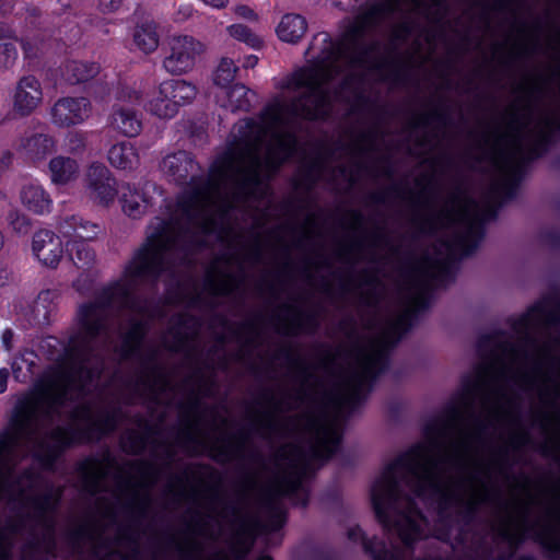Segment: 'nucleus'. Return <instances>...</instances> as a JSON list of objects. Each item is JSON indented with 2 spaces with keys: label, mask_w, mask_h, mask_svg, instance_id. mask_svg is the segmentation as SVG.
I'll use <instances>...</instances> for the list:
<instances>
[{
  "label": "nucleus",
  "mask_w": 560,
  "mask_h": 560,
  "mask_svg": "<svg viewBox=\"0 0 560 560\" xmlns=\"http://www.w3.org/2000/svg\"><path fill=\"white\" fill-rule=\"evenodd\" d=\"M525 386V359L509 342H495L464 385L460 402L429 427L427 441L388 465L375 480L371 498L377 520L398 535L405 547L427 537L428 523L413 498L444 499L467 513L487 504L492 529L513 553L525 530V500L514 492L502 498L498 479L525 444L520 395Z\"/></svg>",
  "instance_id": "obj_1"
},
{
  "label": "nucleus",
  "mask_w": 560,
  "mask_h": 560,
  "mask_svg": "<svg viewBox=\"0 0 560 560\" xmlns=\"http://www.w3.org/2000/svg\"><path fill=\"white\" fill-rule=\"evenodd\" d=\"M92 381L68 370H47L33 389L22 396L0 435V501L23 500L33 475L18 477L20 457L32 452L43 465H51L61 450L116 429L114 415H94L83 404L74 407ZM10 548L0 537V560H9Z\"/></svg>",
  "instance_id": "obj_2"
},
{
  "label": "nucleus",
  "mask_w": 560,
  "mask_h": 560,
  "mask_svg": "<svg viewBox=\"0 0 560 560\" xmlns=\"http://www.w3.org/2000/svg\"><path fill=\"white\" fill-rule=\"evenodd\" d=\"M482 217L477 202L459 189L454 190L432 213L433 228H454L456 232L447 243V256L424 258L412 269L402 292L404 312L386 323L376 337L355 350L341 383V407L357 405L371 389L372 382L386 366L389 348L407 330L410 317L428 305L433 288L451 280L452 258L469 255L478 246L483 234Z\"/></svg>",
  "instance_id": "obj_3"
},
{
  "label": "nucleus",
  "mask_w": 560,
  "mask_h": 560,
  "mask_svg": "<svg viewBox=\"0 0 560 560\" xmlns=\"http://www.w3.org/2000/svg\"><path fill=\"white\" fill-rule=\"evenodd\" d=\"M291 425L308 440L312 455L316 459H327L338 447L340 441L338 412H306L293 420Z\"/></svg>",
  "instance_id": "obj_4"
},
{
  "label": "nucleus",
  "mask_w": 560,
  "mask_h": 560,
  "mask_svg": "<svg viewBox=\"0 0 560 560\" xmlns=\"http://www.w3.org/2000/svg\"><path fill=\"white\" fill-rule=\"evenodd\" d=\"M197 86L184 79H167L155 86L142 103L143 108L160 119L175 117L180 107L190 104L197 96Z\"/></svg>",
  "instance_id": "obj_5"
},
{
  "label": "nucleus",
  "mask_w": 560,
  "mask_h": 560,
  "mask_svg": "<svg viewBox=\"0 0 560 560\" xmlns=\"http://www.w3.org/2000/svg\"><path fill=\"white\" fill-rule=\"evenodd\" d=\"M277 471L269 482L273 495H290L300 491L303 479L308 474L305 455L298 446L283 447L276 460Z\"/></svg>",
  "instance_id": "obj_6"
},
{
  "label": "nucleus",
  "mask_w": 560,
  "mask_h": 560,
  "mask_svg": "<svg viewBox=\"0 0 560 560\" xmlns=\"http://www.w3.org/2000/svg\"><path fill=\"white\" fill-rule=\"evenodd\" d=\"M206 44L190 35H174L167 40L163 68L171 74H184L194 69L205 54Z\"/></svg>",
  "instance_id": "obj_7"
},
{
  "label": "nucleus",
  "mask_w": 560,
  "mask_h": 560,
  "mask_svg": "<svg viewBox=\"0 0 560 560\" xmlns=\"http://www.w3.org/2000/svg\"><path fill=\"white\" fill-rule=\"evenodd\" d=\"M115 97L117 103L113 106L109 126L126 137L138 136L142 124L132 106L143 103L141 93L133 86L120 85Z\"/></svg>",
  "instance_id": "obj_8"
},
{
  "label": "nucleus",
  "mask_w": 560,
  "mask_h": 560,
  "mask_svg": "<svg viewBox=\"0 0 560 560\" xmlns=\"http://www.w3.org/2000/svg\"><path fill=\"white\" fill-rule=\"evenodd\" d=\"M490 160L509 184L520 176L522 152L518 141L511 135L495 136L490 148Z\"/></svg>",
  "instance_id": "obj_9"
},
{
  "label": "nucleus",
  "mask_w": 560,
  "mask_h": 560,
  "mask_svg": "<svg viewBox=\"0 0 560 560\" xmlns=\"http://www.w3.org/2000/svg\"><path fill=\"white\" fill-rule=\"evenodd\" d=\"M85 186L89 198L105 207L115 201L118 192L115 178L102 163H93L89 166L85 174Z\"/></svg>",
  "instance_id": "obj_10"
},
{
  "label": "nucleus",
  "mask_w": 560,
  "mask_h": 560,
  "mask_svg": "<svg viewBox=\"0 0 560 560\" xmlns=\"http://www.w3.org/2000/svg\"><path fill=\"white\" fill-rule=\"evenodd\" d=\"M92 109V104L86 97H61L50 109L51 122L60 128L81 125L90 118Z\"/></svg>",
  "instance_id": "obj_11"
},
{
  "label": "nucleus",
  "mask_w": 560,
  "mask_h": 560,
  "mask_svg": "<svg viewBox=\"0 0 560 560\" xmlns=\"http://www.w3.org/2000/svg\"><path fill=\"white\" fill-rule=\"evenodd\" d=\"M44 101V91L40 81L32 74L21 77L12 93L13 112L26 117L34 113Z\"/></svg>",
  "instance_id": "obj_12"
},
{
  "label": "nucleus",
  "mask_w": 560,
  "mask_h": 560,
  "mask_svg": "<svg viewBox=\"0 0 560 560\" xmlns=\"http://www.w3.org/2000/svg\"><path fill=\"white\" fill-rule=\"evenodd\" d=\"M439 501V526L434 528L433 535L445 541H451V545L459 544L463 541L460 533V522L470 518L476 511L467 513L463 509L456 506L453 502H445L444 499H434Z\"/></svg>",
  "instance_id": "obj_13"
},
{
  "label": "nucleus",
  "mask_w": 560,
  "mask_h": 560,
  "mask_svg": "<svg viewBox=\"0 0 560 560\" xmlns=\"http://www.w3.org/2000/svg\"><path fill=\"white\" fill-rule=\"evenodd\" d=\"M61 235L50 230H39L33 235L32 252L45 267L56 268L63 255Z\"/></svg>",
  "instance_id": "obj_14"
},
{
  "label": "nucleus",
  "mask_w": 560,
  "mask_h": 560,
  "mask_svg": "<svg viewBox=\"0 0 560 560\" xmlns=\"http://www.w3.org/2000/svg\"><path fill=\"white\" fill-rule=\"evenodd\" d=\"M153 191H155V187L150 184H145L141 188L129 184L125 185L120 197L122 211L131 218L140 217L152 205L151 192Z\"/></svg>",
  "instance_id": "obj_15"
},
{
  "label": "nucleus",
  "mask_w": 560,
  "mask_h": 560,
  "mask_svg": "<svg viewBox=\"0 0 560 560\" xmlns=\"http://www.w3.org/2000/svg\"><path fill=\"white\" fill-rule=\"evenodd\" d=\"M101 231L102 229L97 223L88 221L79 215L67 217L58 224V232L62 238L78 240L85 243L95 240Z\"/></svg>",
  "instance_id": "obj_16"
},
{
  "label": "nucleus",
  "mask_w": 560,
  "mask_h": 560,
  "mask_svg": "<svg viewBox=\"0 0 560 560\" xmlns=\"http://www.w3.org/2000/svg\"><path fill=\"white\" fill-rule=\"evenodd\" d=\"M527 94H529L527 92ZM529 95H527V100ZM529 127V106L527 105V128ZM560 129V122L558 117L555 115L545 117L538 125L537 135H528L527 133V161L539 155L542 150L545 143L550 139L551 133L555 130Z\"/></svg>",
  "instance_id": "obj_17"
},
{
  "label": "nucleus",
  "mask_w": 560,
  "mask_h": 560,
  "mask_svg": "<svg viewBox=\"0 0 560 560\" xmlns=\"http://www.w3.org/2000/svg\"><path fill=\"white\" fill-rule=\"evenodd\" d=\"M23 206L35 214L49 213L52 200L46 189L38 183L30 182L23 185L20 192Z\"/></svg>",
  "instance_id": "obj_18"
},
{
  "label": "nucleus",
  "mask_w": 560,
  "mask_h": 560,
  "mask_svg": "<svg viewBox=\"0 0 560 560\" xmlns=\"http://www.w3.org/2000/svg\"><path fill=\"white\" fill-rule=\"evenodd\" d=\"M84 489L92 493L107 490L109 467L97 460H86L80 467Z\"/></svg>",
  "instance_id": "obj_19"
},
{
  "label": "nucleus",
  "mask_w": 560,
  "mask_h": 560,
  "mask_svg": "<svg viewBox=\"0 0 560 560\" xmlns=\"http://www.w3.org/2000/svg\"><path fill=\"white\" fill-rule=\"evenodd\" d=\"M78 175L79 164L74 159L57 155L48 163V176L54 185H67L73 182Z\"/></svg>",
  "instance_id": "obj_20"
},
{
  "label": "nucleus",
  "mask_w": 560,
  "mask_h": 560,
  "mask_svg": "<svg viewBox=\"0 0 560 560\" xmlns=\"http://www.w3.org/2000/svg\"><path fill=\"white\" fill-rule=\"evenodd\" d=\"M132 43L145 55L154 52L160 45L156 23L150 20L138 23L132 31Z\"/></svg>",
  "instance_id": "obj_21"
},
{
  "label": "nucleus",
  "mask_w": 560,
  "mask_h": 560,
  "mask_svg": "<svg viewBox=\"0 0 560 560\" xmlns=\"http://www.w3.org/2000/svg\"><path fill=\"white\" fill-rule=\"evenodd\" d=\"M307 30L306 20L296 13L284 14L276 27L280 40L295 44L300 42Z\"/></svg>",
  "instance_id": "obj_22"
},
{
  "label": "nucleus",
  "mask_w": 560,
  "mask_h": 560,
  "mask_svg": "<svg viewBox=\"0 0 560 560\" xmlns=\"http://www.w3.org/2000/svg\"><path fill=\"white\" fill-rule=\"evenodd\" d=\"M108 162L115 168L131 171L139 166L140 156L135 144L130 142H120L114 144L108 150Z\"/></svg>",
  "instance_id": "obj_23"
},
{
  "label": "nucleus",
  "mask_w": 560,
  "mask_h": 560,
  "mask_svg": "<svg viewBox=\"0 0 560 560\" xmlns=\"http://www.w3.org/2000/svg\"><path fill=\"white\" fill-rule=\"evenodd\" d=\"M217 97L222 107L228 108L231 112H236L249 110L256 95L245 85L235 84L224 92V100H221L220 96Z\"/></svg>",
  "instance_id": "obj_24"
},
{
  "label": "nucleus",
  "mask_w": 560,
  "mask_h": 560,
  "mask_svg": "<svg viewBox=\"0 0 560 560\" xmlns=\"http://www.w3.org/2000/svg\"><path fill=\"white\" fill-rule=\"evenodd\" d=\"M21 147L30 160L38 161L56 150V141L48 135L38 133L23 140Z\"/></svg>",
  "instance_id": "obj_25"
},
{
  "label": "nucleus",
  "mask_w": 560,
  "mask_h": 560,
  "mask_svg": "<svg viewBox=\"0 0 560 560\" xmlns=\"http://www.w3.org/2000/svg\"><path fill=\"white\" fill-rule=\"evenodd\" d=\"M143 335L144 324L140 319L132 318L128 331H120L121 345L117 349L120 357L126 359L132 357L137 352Z\"/></svg>",
  "instance_id": "obj_26"
},
{
  "label": "nucleus",
  "mask_w": 560,
  "mask_h": 560,
  "mask_svg": "<svg viewBox=\"0 0 560 560\" xmlns=\"http://www.w3.org/2000/svg\"><path fill=\"white\" fill-rule=\"evenodd\" d=\"M98 71L100 67L95 62L72 60L65 66L63 75L67 81L75 84L93 79Z\"/></svg>",
  "instance_id": "obj_27"
},
{
  "label": "nucleus",
  "mask_w": 560,
  "mask_h": 560,
  "mask_svg": "<svg viewBox=\"0 0 560 560\" xmlns=\"http://www.w3.org/2000/svg\"><path fill=\"white\" fill-rule=\"evenodd\" d=\"M66 248L69 258L79 268L89 267L95 259L94 250L83 241L66 240Z\"/></svg>",
  "instance_id": "obj_28"
},
{
  "label": "nucleus",
  "mask_w": 560,
  "mask_h": 560,
  "mask_svg": "<svg viewBox=\"0 0 560 560\" xmlns=\"http://www.w3.org/2000/svg\"><path fill=\"white\" fill-rule=\"evenodd\" d=\"M207 284L209 290L218 295L232 293L237 287L235 277L228 273L208 275Z\"/></svg>",
  "instance_id": "obj_29"
},
{
  "label": "nucleus",
  "mask_w": 560,
  "mask_h": 560,
  "mask_svg": "<svg viewBox=\"0 0 560 560\" xmlns=\"http://www.w3.org/2000/svg\"><path fill=\"white\" fill-rule=\"evenodd\" d=\"M237 67L234 61L229 58H222L213 73V82L221 89H226L234 80Z\"/></svg>",
  "instance_id": "obj_30"
},
{
  "label": "nucleus",
  "mask_w": 560,
  "mask_h": 560,
  "mask_svg": "<svg viewBox=\"0 0 560 560\" xmlns=\"http://www.w3.org/2000/svg\"><path fill=\"white\" fill-rule=\"evenodd\" d=\"M228 34L236 40L245 43L252 48H260L262 46V39L254 34L246 25L232 24L226 27Z\"/></svg>",
  "instance_id": "obj_31"
},
{
  "label": "nucleus",
  "mask_w": 560,
  "mask_h": 560,
  "mask_svg": "<svg viewBox=\"0 0 560 560\" xmlns=\"http://www.w3.org/2000/svg\"><path fill=\"white\" fill-rule=\"evenodd\" d=\"M60 498V491H50L43 498H37L34 501V505L38 514L45 518L46 526L51 527V514L52 510L57 505Z\"/></svg>",
  "instance_id": "obj_32"
},
{
  "label": "nucleus",
  "mask_w": 560,
  "mask_h": 560,
  "mask_svg": "<svg viewBox=\"0 0 560 560\" xmlns=\"http://www.w3.org/2000/svg\"><path fill=\"white\" fill-rule=\"evenodd\" d=\"M284 408V402L273 405L270 409L267 410V412L259 417V425L269 431H277L278 428L280 427V421L282 418L281 413Z\"/></svg>",
  "instance_id": "obj_33"
},
{
  "label": "nucleus",
  "mask_w": 560,
  "mask_h": 560,
  "mask_svg": "<svg viewBox=\"0 0 560 560\" xmlns=\"http://www.w3.org/2000/svg\"><path fill=\"white\" fill-rule=\"evenodd\" d=\"M65 149L69 153L79 154L86 148V136L81 131H72L65 138Z\"/></svg>",
  "instance_id": "obj_34"
},
{
  "label": "nucleus",
  "mask_w": 560,
  "mask_h": 560,
  "mask_svg": "<svg viewBox=\"0 0 560 560\" xmlns=\"http://www.w3.org/2000/svg\"><path fill=\"white\" fill-rule=\"evenodd\" d=\"M18 59V50L13 43L0 44V69L11 68Z\"/></svg>",
  "instance_id": "obj_35"
},
{
  "label": "nucleus",
  "mask_w": 560,
  "mask_h": 560,
  "mask_svg": "<svg viewBox=\"0 0 560 560\" xmlns=\"http://www.w3.org/2000/svg\"><path fill=\"white\" fill-rule=\"evenodd\" d=\"M12 370L14 377L20 382H25L32 375V363L24 357L16 358L13 361Z\"/></svg>",
  "instance_id": "obj_36"
},
{
  "label": "nucleus",
  "mask_w": 560,
  "mask_h": 560,
  "mask_svg": "<svg viewBox=\"0 0 560 560\" xmlns=\"http://www.w3.org/2000/svg\"><path fill=\"white\" fill-rule=\"evenodd\" d=\"M9 224L16 233H26L30 228V220L22 213L11 212L9 214Z\"/></svg>",
  "instance_id": "obj_37"
},
{
  "label": "nucleus",
  "mask_w": 560,
  "mask_h": 560,
  "mask_svg": "<svg viewBox=\"0 0 560 560\" xmlns=\"http://www.w3.org/2000/svg\"><path fill=\"white\" fill-rule=\"evenodd\" d=\"M291 320L283 325L280 330L285 335H295L301 330V314L293 310L290 312Z\"/></svg>",
  "instance_id": "obj_38"
},
{
  "label": "nucleus",
  "mask_w": 560,
  "mask_h": 560,
  "mask_svg": "<svg viewBox=\"0 0 560 560\" xmlns=\"http://www.w3.org/2000/svg\"><path fill=\"white\" fill-rule=\"evenodd\" d=\"M138 471L141 474V479L139 480V486L142 488H147L151 486L155 481V472L153 468L148 464H140L138 466Z\"/></svg>",
  "instance_id": "obj_39"
},
{
  "label": "nucleus",
  "mask_w": 560,
  "mask_h": 560,
  "mask_svg": "<svg viewBox=\"0 0 560 560\" xmlns=\"http://www.w3.org/2000/svg\"><path fill=\"white\" fill-rule=\"evenodd\" d=\"M48 293H42L39 294L37 301L35 302L34 304V311L36 312V315H35V320L37 323H42V322H46L48 320V316H47V313L44 312L43 314H40V307L44 308V303L47 301L48 299Z\"/></svg>",
  "instance_id": "obj_40"
},
{
  "label": "nucleus",
  "mask_w": 560,
  "mask_h": 560,
  "mask_svg": "<svg viewBox=\"0 0 560 560\" xmlns=\"http://www.w3.org/2000/svg\"><path fill=\"white\" fill-rule=\"evenodd\" d=\"M194 7L189 3L180 4L175 12V21L185 22L194 14Z\"/></svg>",
  "instance_id": "obj_41"
},
{
  "label": "nucleus",
  "mask_w": 560,
  "mask_h": 560,
  "mask_svg": "<svg viewBox=\"0 0 560 560\" xmlns=\"http://www.w3.org/2000/svg\"><path fill=\"white\" fill-rule=\"evenodd\" d=\"M234 12L237 16L249 20V21H256L257 15L256 13L247 5H237L234 8Z\"/></svg>",
  "instance_id": "obj_42"
},
{
  "label": "nucleus",
  "mask_w": 560,
  "mask_h": 560,
  "mask_svg": "<svg viewBox=\"0 0 560 560\" xmlns=\"http://www.w3.org/2000/svg\"><path fill=\"white\" fill-rule=\"evenodd\" d=\"M130 486H131L130 480L122 478L121 475L119 474V476L116 480V487L113 490V494L115 497H120L125 491H127L130 488Z\"/></svg>",
  "instance_id": "obj_43"
},
{
  "label": "nucleus",
  "mask_w": 560,
  "mask_h": 560,
  "mask_svg": "<svg viewBox=\"0 0 560 560\" xmlns=\"http://www.w3.org/2000/svg\"><path fill=\"white\" fill-rule=\"evenodd\" d=\"M13 331L11 329H4L1 334L2 347L10 351L12 349Z\"/></svg>",
  "instance_id": "obj_44"
},
{
  "label": "nucleus",
  "mask_w": 560,
  "mask_h": 560,
  "mask_svg": "<svg viewBox=\"0 0 560 560\" xmlns=\"http://www.w3.org/2000/svg\"><path fill=\"white\" fill-rule=\"evenodd\" d=\"M203 4L211 7L212 9H223L228 5L229 0H200Z\"/></svg>",
  "instance_id": "obj_45"
},
{
  "label": "nucleus",
  "mask_w": 560,
  "mask_h": 560,
  "mask_svg": "<svg viewBox=\"0 0 560 560\" xmlns=\"http://www.w3.org/2000/svg\"><path fill=\"white\" fill-rule=\"evenodd\" d=\"M120 5V0H101V7L104 11H114Z\"/></svg>",
  "instance_id": "obj_46"
},
{
  "label": "nucleus",
  "mask_w": 560,
  "mask_h": 560,
  "mask_svg": "<svg viewBox=\"0 0 560 560\" xmlns=\"http://www.w3.org/2000/svg\"><path fill=\"white\" fill-rule=\"evenodd\" d=\"M9 380V371L7 369L0 370V394H2L7 389Z\"/></svg>",
  "instance_id": "obj_47"
},
{
  "label": "nucleus",
  "mask_w": 560,
  "mask_h": 560,
  "mask_svg": "<svg viewBox=\"0 0 560 560\" xmlns=\"http://www.w3.org/2000/svg\"><path fill=\"white\" fill-rule=\"evenodd\" d=\"M258 62V57L255 55L247 56L244 60L243 66L245 68H254Z\"/></svg>",
  "instance_id": "obj_48"
},
{
  "label": "nucleus",
  "mask_w": 560,
  "mask_h": 560,
  "mask_svg": "<svg viewBox=\"0 0 560 560\" xmlns=\"http://www.w3.org/2000/svg\"><path fill=\"white\" fill-rule=\"evenodd\" d=\"M9 279V272L5 268L0 266V285H3Z\"/></svg>",
  "instance_id": "obj_49"
},
{
  "label": "nucleus",
  "mask_w": 560,
  "mask_h": 560,
  "mask_svg": "<svg viewBox=\"0 0 560 560\" xmlns=\"http://www.w3.org/2000/svg\"><path fill=\"white\" fill-rule=\"evenodd\" d=\"M11 160H12V154L10 152L4 153L3 159L1 161V163L3 164L1 166V168L7 167L11 163Z\"/></svg>",
  "instance_id": "obj_50"
},
{
  "label": "nucleus",
  "mask_w": 560,
  "mask_h": 560,
  "mask_svg": "<svg viewBox=\"0 0 560 560\" xmlns=\"http://www.w3.org/2000/svg\"><path fill=\"white\" fill-rule=\"evenodd\" d=\"M23 49H24V52L27 55V56H33L35 55V52L28 47V44L27 43H23Z\"/></svg>",
  "instance_id": "obj_51"
},
{
  "label": "nucleus",
  "mask_w": 560,
  "mask_h": 560,
  "mask_svg": "<svg viewBox=\"0 0 560 560\" xmlns=\"http://www.w3.org/2000/svg\"><path fill=\"white\" fill-rule=\"evenodd\" d=\"M258 560H272L269 556H261Z\"/></svg>",
  "instance_id": "obj_52"
},
{
  "label": "nucleus",
  "mask_w": 560,
  "mask_h": 560,
  "mask_svg": "<svg viewBox=\"0 0 560 560\" xmlns=\"http://www.w3.org/2000/svg\"><path fill=\"white\" fill-rule=\"evenodd\" d=\"M37 14V9L33 8L31 9V15L35 16Z\"/></svg>",
  "instance_id": "obj_53"
},
{
  "label": "nucleus",
  "mask_w": 560,
  "mask_h": 560,
  "mask_svg": "<svg viewBox=\"0 0 560 560\" xmlns=\"http://www.w3.org/2000/svg\"><path fill=\"white\" fill-rule=\"evenodd\" d=\"M393 37L397 39V26L393 30Z\"/></svg>",
  "instance_id": "obj_54"
},
{
  "label": "nucleus",
  "mask_w": 560,
  "mask_h": 560,
  "mask_svg": "<svg viewBox=\"0 0 560 560\" xmlns=\"http://www.w3.org/2000/svg\"><path fill=\"white\" fill-rule=\"evenodd\" d=\"M196 431H197V425L196 424L191 425V432L195 433Z\"/></svg>",
  "instance_id": "obj_55"
},
{
  "label": "nucleus",
  "mask_w": 560,
  "mask_h": 560,
  "mask_svg": "<svg viewBox=\"0 0 560 560\" xmlns=\"http://www.w3.org/2000/svg\"><path fill=\"white\" fill-rule=\"evenodd\" d=\"M488 346H486L483 342L480 346V349L483 351Z\"/></svg>",
  "instance_id": "obj_56"
},
{
  "label": "nucleus",
  "mask_w": 560,
  "mask_h": 560,
  "mask_svg": "<svg viewBox=\"0 0 560 560\" xmlns=\"http://www.w3.org/2000/svg\"><path fill=\"white\" fill-rule=\"evenodd\" d=\"M182 346V340L178 341V343L175 346V348H179Z\"/></svg>",
  "instance_id": "obj_57"
},
{
  "label": "nucleus",
  "mask_w": 560,
  "mask_h": 560,
  "mask_svg": "<svg viewBox=\"0 0 560 560\" xmlns=\"http://www.w3.org/2000/svg\"><path fill=\"white\" fill-rule=\"evenodd\" d=\"M441 0H433L434 4H439Z\"/></svg>",
  "instance_id": "obj_58"
}]
</instances>
